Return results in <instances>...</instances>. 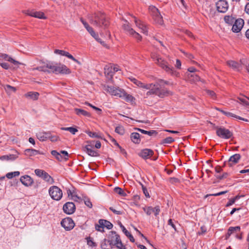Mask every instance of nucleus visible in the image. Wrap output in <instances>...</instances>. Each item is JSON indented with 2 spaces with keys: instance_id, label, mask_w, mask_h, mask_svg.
Returning <instances> with one entry per match:
<instances>
[{
  "instance_id": "nucleus-1",
  "label": "nucleus",
  "mask_w": 249,
  "mask_h": 249,
  "mask_svg": "<svg viewBox=\"0 0 249 249\" xmlns=\"http://www.w3.org/2000/svg\"><path fill=\"white\" fill-rule=\"evenodd\" d=\"M131 81L137 86L145 89H148L146 93V97L155 95L160 98H163L172 94L171 92L166 89H161L160 84L157 82L155 84H145L137 80L135 78H130Z\"/></svg>"
},
{
  "instance_id": "nucleus-2",
  "label": "nucleus",
  "mask_w": 249,
  "mask_h": 249,
  "mask_svg": "<svg viewBox=\"0 0 249 249\" xmlns=\"http://www.w3.org/2000/svg\"><path fill=\"white\" fill-rule=\"evenodd\" d=\"M33 70H37L39 71L48 73L53 72L55 74H70L71 72L70 70L65 65L61 63H55L51 61L48 62L43 65Z\"/></svg>"
},
{
  "instance_id": "nucleus-3",
  "label": "nucleus",
  "mask_w": 249,
  "mask_h": 249,
  "mask_svg": "<svg viewBox=\"0 0 249 249\" xmlns=\"http://www.w3.org/2000/svg\"><path fill=\"white\" fill-rule=\"evenodd\" d=\"M90 22L93 25L106 29L109 25L106 16L103 13L98 12L88 16Z\"/></svg>"
},
{
  "instance_id": "nucleus-4",
  "label": "nucleus",
  "mask_w": 249,
  "mask_h": 249,
  "mask_svg": "<svg viewBox=\"0 0 249 249\" xmlns=\"http://www.w3.org/2000/svg\"><path fill=\"white\" fill-rule=\"evenodd\" d=\"M151 57L155 63L166 72L173 76H178V73L174 69L173 67L170 66L167 62L159 55L153 53Z\"/></svg>"
},
{
  "instance_id": "nucleus-5",
  "label": "nucleus",
  "mask_w": 249,
  "mask_h": 249,
  "mask_svg": "<svg viewBox=\"0 0 249 249\" xmlns=\"http://www.w3.org/2000/svg\"><path fill=\"white\" fill-rule=\"evenodd\" d=\"M108 241L112 246H116L120 249H126L121 241L120 236L115 231H111L109 235Z\"/></svg>"
},
{
  "instance_id": "nucleus-6",
  "label": "nucleus",
  "mask_w": 249,
  "mask_h": 249,
  "mask_svg": "<svg viewBox=\"0 0 249 249\" xmlns=\"http://www.w3.org/2000/svg\"><path fill=\"white\" fill-rule=\"evenodd\" d=\"M104 90L113 95L118 97L123 98L124 94V90L113 86H105Z\"/></svg>"
},
{
  "instance_id": "nucleus-7",
  "label": "nucleus",
  "mask_w": 249,
  "mask_h": 249,
  "mask_svg": "<svg viewBox=\"0 0 249 249\" xmlns=\"http://www.w3.org/2000/svg\"><path fill=\"white\" fill-rule=\"evenodd\" d=\"M49 194L51 198L55 200L58 201L63 196L62 190L56 186H52L49 189Z\"/></svg>"
},
{
  "instance_id": "nucleus-8",
  "label": "nucleus",
  "mask_w": 249,
  "mask_h": 249,
  "mask_svg": "<svg viewBox=\"0 0 249 249\" xmlns=\"http://www.w3.org/2000/svg\"><path fill=\"white\" fill-rule=\"evenodd\" d=\"M35 173L37 177L41 178L49 184H53L54 182L53 178L43 170L36 169L35 170Z\"/></svg>"
},
{
  "instance_id": "nucleus-9",
  "label": "nucleus",
  "mask_w": 249,
  "mask_h": 249,
  "mask_svg": "<svg viewBox=\"0 0 249 249\" xmlns=\"http://www.w3.org/2000/svg\"><path fill=\"white\" fill-rule=\"evenodd\" d=\"M216 135L220 138L228 139L232 136V133L224 127H215Z\"/></svg>"
},
{
  "instance_id": "nucleus-10",
  "label": "nucleus",
  "mask_w": 249,
  "mask_h": 249,
  "mask_svg": "<svg viewBox=\"0 0 249 249\" xmlns=\"http://www.w3.org/2000/svg\"><path fill=\"white\" fill-rule=\"evenodd\" d=\"M149 9L155 22L159 24L162 25L163 20L159 10L154 6H150Z\"/></svg>"
},
{
  "instance_id": "nucleus-11",
  "label": "nucleus",
  "mask_w": 249,
  "mask_h": 249,
  "mask_svg": "<svg viewBox=\"0 0 249 249\" xmlns=\"http://www.w3.org/2000/svg\"><path fill=\"white\" fill-rule=\"evenodd\" d=\"M61 225L66 231H70L73 228L74 223L71 218L67 217L62 220Z\"/></svg>"
},
{
  "instance_id": "nucleus-12",
  "label": "nucleus",
  "mask_w": 249,
  "mask_h": 249,
  "mask_svg": "<svg viewBox=\"0 0 249 249\" xmlns=\"http://www.w3.org/2000/svg\"><path fill=\"white\" fill-rule=\"evenodd\" d=\"M244 25V20L242 18H238L233 22L232 31L234 33H239Z\"/></svg>"
},
{
  "instance_id": "nucleus-13",
  "label": "nucleus",
  "mask_w": 249,
  "mask_h": 249,
  "mask_svg": "<svg viewBox=\"0 0 249 249\" xmlns=\"http://www.w3.org/2000/svg\"><path fill=\"white\" fill-rule=\"evenodd\" d=\"M217 11L220 13H225L228 9L229 4L225 0H219L216 3Z\"/></svg>"
},
{
  "instance_id": "nucleus-14",
  "label": "nucleus",
  "mask_w": 249,
  "mask_h": 249,
  "mask_svg": "<svg viewBox=\"0 0 249 249\" xmlns=\"http://www.w3.org/2000/svg\"><path fill=\"white\" fill-rule=\"evenodd\" d=\"M134 22L136 26L141 30V32L143 34L148 35V28L146 24L142 21L134 17Z\"/></svg>"
},
{
  "instance_id": "nucleus-15",
  "label": "nucleus",
  "mask_w": 249,
  "mask_h": 249,
  "mask_svg": "<svg viewBox=\"0 0 249 249\" xmlns=\"http://www.w3.org/2000/svg\"><path fill=\"white\" fill-rule=\"evenodd\" d=\"M64 212L68 214L73 213L75 210V205L73 203L68 202L65 203L63 207Z\"/></svg>"
},
{
  "instance_id": "nucleus-16",
  "label": "nucleus",
  "mask_w": 249,
  "mask_h": 249,
  "mask_svg": "<svg viewBox=\"0 0 249 249\" xmlns=\"http://www.w3.org/2000/svg\"><path fill=\"white\" fill-rule=\"evenodd\" d=\"M154 154L153 150L150 149H143L139 153L138 155L144 160L150 158Z\"/></svg>"
},
{
  "instance_id": "nucleus-17",
  "label": "nucleus",
  "mask_w": 249,
  "mask_h": 249,
  "mask_svg": "<svg viewBox=\"0 0 249 249\" xmlns=\"http://www.w3.org/2000/svg\"><path fill=\"white\" fill-rule=\"evenodd\" d=\"M26 14L31 17H35L39 19H46V17L44 15V14L40 11H35L34 10L27 11Z\"/></svg>"
},
{
  "instance_id": "nucleus-18",
  "label": "nucleus",
  "mask_w": 249,
  "mask_h": 249,
  "mask_svg": "<svg viewBox=\"0 0 249 249\" xmlns=\"http://www.w3.org/2000/svg\"><path fill=\"white\" fill-rule=\"evenodd\" d=\"M20 180L25 186H30L32 185L34 182L33 179L28 175L21 177Z\"/></svg>"
},
{
  "instance_id": "nucleus-19",
  "label": "nucleus",
  "mask_w": 249,
  "mask_h": 249,
  "mask_svg": "<svg viewBox=\"0 0 249 249\" xmlns=\"http://www.w3.org/2000/svg\"><path fill=\"white\" fill-rule=\"evenodd\" d=\"M105 76L108 79H111L114 74L113 68L111 65H106L104 68Z\"/></svg>"
},
{
  "instance_id": "nucleus-20",
  "label": "nucleus",
  "mask_w": 249,
  "mask_h": 249,
  "mask_svg": "<svg viewBox=\"0 0 249 249\" xmlns=\"http://www.w3.org/2000/svg\"><path fill=\"white\" fill-rule=\"evenodd\" d=\"M227 64L234 70L240 71L242 69V64L238 63L233 60H229L227 62Z\"/></svg>"
},
{
  "instance_id": "nucleus-21",
  "label": "nucleus",
  "mask_w": 249,
  "mask_h": 249,
  "mask_svg": "<svg viewBox=\"0 0 249 249\" xmlns=\"http://www.w3.org/2000/svg\"><path fill=\"white\" fill-rule=\"evenodd\" d=\"M37 139L40 141H45L50 137V132H39L36 133Z\"/></svg>"
},
{
  "instance_id": "nucleus-22",
  "label": "nucleus",
  "mask_w": 249,
  "mask_h": 249,
  "mask_svg": "<svg viewBox=\"0 0 249 249\" xmlns=\"http://www.w3.org/2000/svg\"><path fill=\"white\" fill-rule=\"evenodd\" d=\"M123 28L129 35H131L134 31L133 29L131 28L130 23L126 20L124 21V23L123 24Z\"/></svg>"
},
{
  "instance_id": "nucleus-23",
  "label": "nucleus",
  "mask_w": 249,
  "mask_h": 249,
  "mask_svg": "<svg viewBox=\"0 0 249 249\" xmlns=\"http://www.w3.org/2000/svg\"><path fill=\"white\" fill-rule=\"evenodd\" d=\"M240 158L241 156L238 154H236L231 156L229 160V162L230 166H232V164L237 163Z\"/></svg>"
},
{
  "instance_id": "nucleus-24",
  "label": "nucleus",
  "mask_w": 249,
  "mask_h": 249,
  "mask_svg": "<svg viewBox=\"0 0 249 249\" xmlns=\"http://www.w3.org/2000/svg\"><path fill=\"white\" fill-rule=\"evenodd\" d=\"M131 141L135 143H139L141 142L140 135L138 133L133 132L130 135Z\"/></svg>"
},
{
  "instance_id": "nucleus-25",
  "label": "nucleus",
  "mask_w": 249,
  "mask_h": 249,
  "mask_svg": "<svg viewBox=\"0 0 249 249\" xmlns=\"http://www.w3.org/2000/svg\"><path fill=\"white\" fill-rule=\"evenodd\" d=\"M223 114H225L227 116L230 117H233L237 119H238L241 120H243L246 122H248V120L247 119H244L243 118H242L240 116H237L235 115L234 114L230 112H226L222 110H219Z\"/></svg>"
},
{
  "instance_id": "nucleus-26",
  "label": "nucleus",
  "mask_w": 249,
  "mask_h": 249,
  "mask_svg": "<svg viewBox=\"0 0 249 249\" xmlns=\"http://www.w3.org/2000/svg\"><path fill=\"white\" fill-rule=\"evenodd\" d=\"M99 223L102 226L103 228L106 227L107 229H111L113 227V225L109 221L104 220L100 219L99 221Z\"/></svg>"
},
{
  "instance_id": "nucleus-27",
  "label": "nucleus",
  "mask_w": 249,
  "mask_h": 249,
  "mask_svg": "<svg viewBox=\"0 0 249 249\" xmlns=\"http://www.w3.org/2000/svg\"><path fill=\"white\" fill-rule=\"evenodd\" d=\"M25 153L29 156H33L37 154H42L39 151L34 149H27L25 150Z\"/></svg>"
},
{
  "instance_id": "nucleus-28",
  "label": "nucleus",
  "mask_w": 249,
  "mask_h": 249,
  "mask_svg": "<svg viewBox=\"0 0 249 249\" xmlns=\"http://www.w3.org/2000/svg\"><path fill=\"white\" fill-rule=\"evenodd\" d=\"M39 95V93L37 92L30 91L25 94V96L27 98H29L34 100H36L38 99Z\"/></svg>"
},
{
  "instance_id": "nucleus-29",
  "label": "nucleus",
  "mask_w": 249,
  "mask_h": 249,
  "mask_svg": "<svg viewBox=\"0 0 249 249\" xmlns=\"http://www.w3.org/2000/svg\"><path fill=\"white\" fill-rule=\"evenodd\" d=\"M92 148H93L92 147H88L86 146H84L83 147V150L86 152L89 155L92 157L96 156L97 152L95 150H93Z\"/></svg>"
},
{
  "instance_id": "nucleus-30",
  "label": "nucleus",
  "mask_w": 249,
  "mask_h": 249,
  "mask_svg": "<svg viewBox=\"0 0 249 249\" xmlns=\"http://www.w3.org/2000/svg\"><path fill=\"white\" fill-rule=\"evenodd\" d=\"M74 111H75V112L76 113V114L78 115H79V116L83 115L84 116H88V117L90 116V113L83 109H80V108H75Z\"/></svg>"
},
{
  "instance_id": "nucleus-31",
  "label": "nucleus",
  "mask_w": 249,
  "mask_h": 249,
  "mask_svg": "<svg viewBox=\"0 0 249 249\" xmlns=\"http://www.w3.org/2000/svg\"><path fill=\"white\" fill-rule=\"evenodd\" d=\"M112 245L110 243L108 240H104L101 244V247L102 249H110Z\"/></svg>"
},
{
  "instance_id": "nucleus-32",
  "label": "nucleus",
  "mask_w": 249,
  "mask_h": 249,
  "mask_svg": "<svg viewBox=\"0 0 249 249\" xmlns=\"http://www.w3.org/2000/svg\"><path fill=\"white\" fill-rule=\"evenodd\" d=\"M188 77L189 81L193 82H195L199 80V77L195 73H189Z\"/></svg>"
},
{
  "instance_id": "nucleus-33",
  "label": "nucleus",
  "mask_w": 249,
  "mask_h": 249,
  "mask_svg": "<svg viewBox=\"0 0 249 249\" xmlns=\"http://www.w3.org/2000/svg\"><path fill=\"white\" fill-rule=\"evenodd\" d=\"M17 158V156L14 155H4L0 157V160H16Z\"/></svg>"
},
{
  "instance_id": "nucleus-34",
  "label": "nucleus",
  "mask_w": 249,
  "mask_h": 249,
  "mask_svg": "<svg viewBox=\"0 0 249 249\" xmlns=\"http://www.w3.org/2000/svg\"><path fill=\"white\" fill-rule=\"evenodd\" d=\"M228 231L231 235L234 233L236 234L237 232L240 231V227L239 226L230 227Z\"/></svg>"
},
{
  "instance_id": "nucleus-35",
  "label": "nucleus",
  "mask_w": 249,
  "mask_h": 249,
  "mask_svg": "<svg viewBox=\"0 0 249 249\" xmlns=\"http://www.w3.org/2000/svg\"><path fill=\"white\" fill-rule=\"evenodd\" d=\"M124 94L122 98L124 99L126 102L132 103L135 101V99L132 95L127 94L125 91Z\"/></svg>"
},
{
  "instance_id": "nucleus-36",
  "label": "nucleus",
  "mask_w": 249,
  "mask_h": 249,
  "mask_svg": "<svg viewBox=\"0 0 249 249\" xmlns=\"http://www.w3.org/2000/svg\"><path fill=\"white\" fill-rule=\"evenodd\" d=\"M135 129L138 130L139 131L141 132L142 134H147V135H148L149 136H152L153 134H157L156 131H155V130H151V131H146V130H143L142 129L139 128H136Z\"/></svg>"
},
{
  "instance_id": "nucleus-37",
  "label": "nucleus",
  "mask_w": 249,
  "mask_h": 249,
  "mask_svg": "<svg viewBox=\"0 0 249 249\" xmlns=\"http://www.w3.org/2000/svg\"><path fill=\"white\" fill-rule=\"evenodd\" d=\"M235 20V19L231 16H226L224 17L225 21L229 24H232Z\"/></svg>"
},
{
  "instance_id": "nucleus-38",
  "label": "nucleus",
  "mask_w": 249,
  "mask_h": 249,
  "mask_svg": "<svg viewBox=\"0 0 249 249\" xmlns=\"http://www.w3.org/2000/svg\"><path fill=\"white\" fill-rule=\"evenodd\" d=\"M19 174H20V173L19 171H15V172L8 173L6 175V177L8 178L11 179L15 177L18 176L19 175Z\"/></svg>"
},
{
  "instance_id": "nucleus-39",
  "label": "nucleus",
  "mask_w": 249,
  "mask_h": 249,
  "mask_svg": "<svg viewBox=\"0 0 249 249\" xmlns=\"http://www.w3.org/2000/svg\"><path fill=\"white\" fill-rule=\"evenodd\" d=\"M115 131L121 135H124L125 132L124 127L121 125L117 126L115 128Z\"/></svg>"
},
{
  "instance_id": "nucleus-40",
  "label": "nucleus",
  "mask_w": 249,
  "mask_h": 249,
  "mask_svg": "<svg viewBox=\"0 0 249 249\" xmlns=\"http://www.w3.org/2000/svg\"><path fill=\"white\" fill-rule=\"evenodd\" d=\"M61 129L63 130L69 131L72 134H75L76 132L78 131V130L72 127H61Z\"/></svg>"
},
{
  "instance_id": "nucleus-41",
  "label": "nucleus",
  "mask_w": 249,
  "mask_h": 249,
  "mask_svg": "<svg viewBox=\"0 0 249 249\" xmlns=\"http://www.w3.org/2000/svg\"><path fill=\"white\" fill-rule=\"evenodd\" d=\"M4 89L7 92L9 93L11 92H15L16 91V88L12 87L9 85H6V86H5Z\"/></svg>"
},
{
  "instance_id": "nucleus-42",
  "label": "nucleus",
  "mask_w": 249,
  "mask_h": 249,
  "mask_svg": "<svg viewBox=\"0 0 249 249\" xmlns=\"http://www.w3.org/2000/svg\"><path fill=\"white\" fill-rule=\"evenodd\" d=\"M130 36L137 39L138 41H141L142 39V36L135 31H134Z\"/></svg>"
},
{
  "instance_id": "nucleus-43",
  "label": "nucleus",
  "mask_w": 249,
  "mask_h": 249,
  "mask_svg": "<svg viewBox=\"0 0 249 249\" xmlns=\"http://www.w3.org/2000/svg\"><path fill=\"white\" fill-rule=\"evenodd\" d=\"M114 191L122 196H125L126 195L124 192L121 188L118 187H116L114 188Z\"/></svg>"
},
{
  "instance_id": "nucleus-44",
  "label": "nucleus",
  "mask_w": 249,
  "mask_h": 249,
  "mask_svg": "<svg viewBox=\"0 0 249 249\" xmlns=\"http://www.w3.org/2000/svg\"><path fill=\"white\" fill-rule=\"evenodd\" d=\"M173 142H174V139L171 137H169L163 139L162 141V143L169 144L172 143Z\"/></svg>"
},
{
  "instance_id": "nucleus-45",
  "label": "nucleus",
  "mask_w": 249,
  "mask_h": 249,
  "mask_svg": "<svg viewBox=\"0 0 249 249\" xmlns=\"http://www.w3.org/2000/svg\"><path fill=\"white\" fill-rule=\"evenodd\" d=\"M142 209L144 212L148 215H150L153 211L152 207H143Z\"/></svg>"
},
{
  "instance_id": "nucleus-46",
  "label": "nucleus",
  "mask_w": 249,
  "mask_h": 249,
  "mask_svg": "<svg viewBox=\"0 0 249 249\" xmlns=\"http://www.w3.org/2000/svg\"><path fill=\"white\" fill-rule=\"evenodd\" d=\"M206 92L213 99H216V94L213 91L209 89H206Z\"/></svg>"
},
{
  "instance_id": "nucleus-47",
  "label": "nucleus",
  "mask_w": 249,
  "mask_h": 249,
  "mask_svg": "<svg viewBox=\"0 0 249 249\" xmlns=\"http://www.w3.org/2000/svg\"><path fill=\"white\" fill-rule=\"evenodd\" d=\"M240 62H241L243 65L246 66L247 71L249 73V63H248L247 60L245 59H242L240 60Z\"/></svg>"
},
{
  "instance_id": "nucleus-48",
  "label": "nucleus",
  "mask_w": 249,
  "mask_h": 249,
  "mask_svg": "<svg viewBox=\"0 0 249 249\" xmlns=\"http://www.w3.org/2000/svg\"><path fill=\"white\" fill-rule=\"evenodd\" d=\"M88 32L90 34V35L93 37L94 36H96V33L93 30V28L89 26L88 27L86 28Z\"/></svg>"
},
{
  "instance_id": "nucleus-49",
  "label": "nucleus",
  "mask_w": 249,
  "mask_h": 249,
  "mask_svg": "<svg viewBox=\"0 0 249 249\" xmlns=\"http://www.w3.org/2000/svg\"><path fill=\"white\" fill-rule=\"evenodd\" d=\"M238 99L239 101V103L243 104L244 105L249 107V103L245 99L242 98H238Z\"/></svg>"
},
{
  "instance_id": "nucleus-50",
  "label": "nucleus",
  "mask_w": 249,
  "mask_h": 249,
  "mask_svg": "<svg viewBox=\"0 0 249 249\" xmlns=\"http://www.w3.org/2000/svg\"><path fill=\"white\" fill-rule=\"evenodd\" d=\"M86 132L89 135V137H90L91 138H98L99 137L98 135L95 132H91L89 131H87Z\"/></svg>"
},
{
  "instance_id": "nucleus-51",
  "label": "nucleus",
  "mask_w": 249,
  "mask_h": 249,
  "mask_svg": "<svg viewBox=\"0 0 249 249\" xmlns=\"http://www.w3.org/2000/svg\"><path fill=\"white\" fill-rule=\"evenodd\" d=\"M153 213H154L155 215L157 216L159 214L160 211V207L157 206L154 208H153Z\"/></svg>"
},
{
  "instance_id": "nucleus-52",
  "label": "nucleus",
  "mask_w": 249,
  "mask_h": 249,
  "mask_svg": "<svg viewBox=\"0 0 249 249\" xmlns=\"http://www.w3.org/2000/svg\"><path fill=\"white\" fill-rule=\"evenodd\" d=\"M93 37H94L96 41L100 42L103 46H106L105 43L104 41H102L101 39L99 37L98 34H96V36H94Z\"/></svg>"
},
{
  "instance_id": "nucleus-53",
  "label": "nucleus",
  "mask_w": 249,
  "mask_h": 249,
  "mask_svg": "<svg viewBox=\"0 0 249 249\" xmlns=\"http://www.w3.org/2000/svg\"><path fill=\"white\" fill-rule=\"evenodd\" d=\"M87 243L89 246H95V243L92 241V240L90 237L87 239Z\"/></svg>"
},
{
  "instance_id": "nucleus-54",
  "label": "nucleus",
  "mask_w": 249,
  "mask_h": 249,
  "mask_svg": "<svg viewBox=\"0 0 249 249\" xmlns=\"http://www.w3.org/2000/svg\"><path fill=\"white\" fill-rule=\"evenodd\" d=\"M8 61L12 62L15 66H18V65L22 64V63L13 59V58H10V59H8Z\"/></svg>"
},
{
  "instance_id": "nucleus-55",
  "label": "nucleus",
  "mask_w": 249,
  "mask_h": 249,
  "mask_svg": "<svg viewBox=\"0 0 249 249\" xmlns=\"http://www.w3.org/2000/svg\"><path fill=\"white\" fill-rule=\"evenodd\" d=\"M63 56H66L71 59H74V57L72 55L69 53L68 52H66L65 51Z\"/></svg>"
},
{
  "instance_id": "nucleus-56",
  "label": "nucleus",
  "mask_w": 249,
  "mask_h": 249,
  "mask_svg": "<svg viewBox=\"0 0 249 249\" xmlns=\"http://www.w3.org/2000/svg\"><path fill=\"white\" fill-rule=\"evenodd\" d=\"M60 153H61V154L63 156L65 160H66L68 159L69 154L67 151L63 150V151H61Z\"/></svg>"
},
{
  "instance_id": "nucleus-57",
  "label": "nucleus",
  "mask_w": 249,
  "mask_h": 249,
  "mask_svg": "<svg viewBox=\"0 0 249 249\" xmlns=\"http://www.w3.org/2000/svg\"><path fill=\"white\" fill-rule=\"evenodd\" d=\"M48 138H49L52 142H56L58 140L59 137L56 136H51L50 134V137Z\"/></svg>"
},
{
  "instance_id": "nucleus-58",
  "label": "nucleus",
  "mask_w": 249,
  "mask_h": 249,
  "mask_svg": "<svg viewBox=\"0 0 249 249\" xmlns=\"http://www.w3.org/2000/svg\"><path fill=\"white\" fill-rule=\"evenodd\" d=\"M109 210H111L113 213H115L116 214L120 215V214H122V213L121 211H117L115 209H114L113 208V207H110Z\"/></svg>"
},
{
  "instance_id": "nucleus-59",
  "label": "nucleus",
  "mask_w": 249,
  "mask_h": 249,
  "mask_svg": "<svg viewBox=\"0 0 249 249\" xmlns=\"http://www.w3.org/2000/svg\"><path fill=\"white\" fill-rule=\"evenodd\" d=\"M85 205L88 206V207L91 208L92 207V204L91 203V202L89 199H86L85 200Z\"/></svg>"
},
{
  "instance_id": "nucleus-60",
  "label": "nucleus",
  "mask_w": 249,
  "mask_h": 249,
  "mask_svg": "<svg viewBox=\"0 0 249 249\" xmlns=\"http://www.w3.org/2000/svg\"><path fill=\"white\" fill-rule=\"evenodd\" d=\"M121 227L122 228V231L125 234V235L127 236L130 233L125 228V227L121 224Z\"/></svg>"
},
{
  "instance_id": "nucleus-61",
  "label": "nucleus",
  "mask_w": 249,
  "mask_h": 249,
  "mask_svg": "<svg viewBox=\"0 0 249 249\" xmlns=\"http://www.w3.org/2000/svg\"><path fill=\"white\" fill-rule=\"evenodd\" d=\"M87 144L85 146L86 147H92L93 148V146H94V141H88L87 142Z\"/></svg>"
},
{
  "instance_id": "nucleus-62",
  "label": "nucleus",
  "mask_w": 249,
  "mask_h": 249,
  "mask_svg": "<svg viewBox=\"0 0 249 249\" xmlns=\"http://www.w3.org/2000/svg\"><path fill=\"white\" fill-rule=\"evenodd\" d=\"M0 65L5 70H7L9 68V66L7 63H0Z\"/></svg>"
},
{
  "instance_id": "nucleus-63",
  "label": "nucleus",
  "mask_w": 249,
  "mask_h": 249,
  "mask_svg": "<svg viewBox=\"0 0 249 249\" xmlns=\"http://www.w3.org/2000/svg\"><path fill=\"white\" fill-rule=\"evenodd\" d=\"M181 63L179 59L176 60V63L175 66L177 68L180 69L181 68Z\"/></svg>"
},
{
  "instance_id": "nucleus-64",
  "label": "nucleus",
  "mask_w": 249,
  "mask_h": 249,
  "mask_svg": "<svg viewBox=\"0 0 249 249\" xmlns=\"http://www.w3.org/2000/svg\"><path fill=\"white\" fill-rule=\"evenodd\" d=\"M142 191H143V192L144 194L145 195V196H146L147 197H150V196L148 192V191L145 187H144L143 186H142Z\"/></svg>"
}]
</instances>
